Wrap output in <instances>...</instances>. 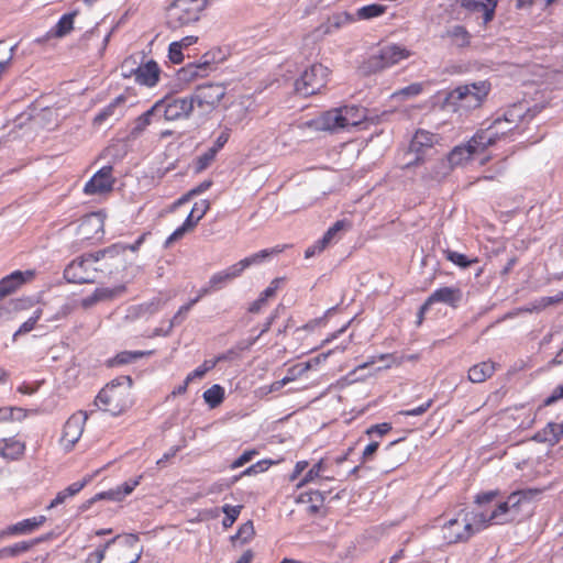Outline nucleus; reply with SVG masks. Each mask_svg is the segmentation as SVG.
I'll return each instance as SVG.
<instances>
[{
	"mask_svg": "<svg viewBox=\"0 0 563 563\" xmlns=\"http://www.w3.org/2000/svg\"><path fill=\"white\" fill-rule=\"evenodd\" d=\"M410 56V49L402 45L394 44L389 46V66L400 64L401 62L407 60Z\"/></svg>",
	"mask_w": 563,
	"mask_h": 563,
	"instance_id": "nucleus-43",
	"label": "nucleus"
},
{
	"mask_svg": "<svg viewBox=\"0 0 563 563\" xmlns=\"http://www.w3.org/2000/svg\"><path fill=\"white\" fill-rule=\"evenodd\" d=\"M353 21H356L354 14H350L347 12L335 14L328 20V24L324 26L323 33H332L333 31Z\"/></svg>",
	"mask_w": 563,
	"mask_h": 563,
	"instance_id": "nucleus-40",
	"label": "nucleus"
},
{
	"mask_svg": "<svg viewBox=\"0 0 563 563\" xmlns=\"http://www.w3.org/2000/svg\"><path fill=\"white\" fill-rule=\"evenodd\" d=\"M349 228L350 223L347 221H336L331 228H329L322 239L319 240V246L328 247L330 244L336 242L341 238L340 233L346 231Z\"/></svg>",
	"mask_w": 563,
	"mask_h": 563,
	"instance_id": "nucleus-34",
	"label": "nucleus"
},
{
	"mask_svg": "<svg viewBox=\"0 0 563 563\" xmlns=\"http://www.w3.org/2000/svg\"><path fill=\"white\" fill-rule=\"evenodd\" d=\"M35 276V272L32 269L27 271H15L10 275L3 277L0 280V300L4 297L16 291L22 285L32 280Z\"/></svg>",
	"mask_w": 563,
	"mask_h": 563,
	"instance_id": "nucleus-19",
	"label": "nucleus"
},
{
	"mask_svg": "<svg viewBox=\"0 0 563 563\" xmlns=\"http://www.w3.org/2000/svg\"><path fill=\"white\" fill-rule=\"evenodd\" d=\"M209 209L210 202L208 200H200L194 205L191 212L196 214L197 220H201Z\"/></svg>",
	"mask_w": 563,
	"mask_h": 563,
	"instance_id": "nucleus-61",
	"label": "nucleus"
},
{
	"mask_svg": "<svg viewBox=\"0 0 563 563\" xmlns=\"http://www.w3.org/2000/svg\"><path fill=\"white\" fill-rule=\"evenodd\" d=\"M212 68L211 60L208 55H205L201 60L197 63H189L185 67L178 70V79L181 81H192L197 78L205 77L209 74Z\"/></svg>",
	"mask_w": 563,
	"mask_h": 563,
	"instance_id": "nucleus-21",
	"label": "nucleus"
},
{
	"mask_svg": "<svg viewBox=\"0 0 563 563\" xmlns=\"http://www.w3.org/2000/svg\"><path fill=\"white\" fill-rule=\"evenodd\" d=\"M224 398V389L220 385H213L203 393V399L210 408L218 407Z\"/></svg>",
	"mask_w": 563,
	"mask_h": 563,
	"instance_id": "nucleus-41",
	"label": "nucleus"
},
{
	"mask_svg": "<svg viewBox=\"0 0 563 563\" xmlns=\"http://www.w3.org/2000/svg\"><path fill=\"white\" fill-rule=\"evenodd\" d=\"M114 179L112 177V167L106 166L97 172L85 185L84 191L87 195H101L111 191Z\"/></svg>",
	"mask_w": 563,
	"mask_h": 563,
	"instance_id": "nucleus-17",
	"label": "nucleus"
},
{
	"mask_svg": "<svg viewBox=\"0 0 563 563\" xmlns=\"http://www.w3.org/2000/svg\"><path fill=\"white\" fill-rule=\"evenodd\" d=\"M225 95V88L220 84H207L199 86L190 95L194 108L201 113H209L217 108Z\"/></svg>",
	"mask_w": 563,
	"mask_h": 563,
	"instance_id": "nucleus-10",
	"label": "nucleus"
},
{
	"mask_svg": "<svg viewBox=\"0 0 563 563\" xmlns=\"http://www.w3.org/2000/svg\"><path fill=\"white\" fill-rule=\"evenodd\" d=\"M150 353L151 352H141V351L129 352V351H124V352L119 353L114 357L113 364H118V365L129 364V363H132V362L136 361L137 358H141L144 355L150 354Z\"/></svg>",
	"mask_w": 563,
	"mask_h": 563,
	"instance_id": "nucleus-50",
	"label": "nucleus"
},
{
	"mask_svg": "<svg viewBox=\"0 0 563 563\" xmlns=\"http://www.w3.org/2000/svg\"><path fill=\"white\" fill-rule=\"evenodd\" d=\"M318 130L336 132L345 129L341 108L331 109L313 121Z\"/></svg>",
	"mask_w": 563,
	"mask_h": 563,
	"instance_id": "nucleus-22",
	"label": "nucleus"
},
{
	"mask_svg": "<svg viewBox=\"0 0 563 563\" xmlns=\"http://www.w3.org/2000/svg\"><path fill=\"white\" fill-rule=\"evenodd\" d=\"M254 536V527L252 521L243 523L233 539L241 540L242 543L247 542Z\"/></svg>",
	"mask_w": 563,
	"mask_h": 563,
	"instance_id": "nucleus-52",
	"label": "nucleus"
},
{
	"mask_svg": "<svg viewBox=\"0 0 563 563\" xmlns=\"http://www.w3.org/2000/svg\"><path fill=\"white\" fill-rule=\"evenodd\" d=\"M544 433H545L547 441H549L551 443H556V442H559V440L563 433V428L560 424L551 423L547 427V429L544 430Z\"/></svg>",
	"mask_w": 563,
	"mask_h": 563,
	"instance_id": "nucleus-53",
	"label": "nucleus"
},
{
	"mask_svg": "<svg viewBox=\"0 0 563 563\" xmlns=\"http://www.w3.org/2000/svg\"><path fill=\"white\" fill-rule=\"evenodd\" d=\"M207 7V0H173L166 12L167 24L176 30L196 23Z\"/></svg>",
	"mask_w": 563,
	"mask_h": 563,
	"instance_id": "nucleus-5",
	"label": "nucleus"
},
{
	"mask_svg": "<svg viewBox=\"0 0 563 563\" xmlns=\"http://www.w3.org/2000/svg\"><path fill=\"white\" fill-rule=\"evenodd\" d=\"M430 406H431V401H427L426 404H423L415 409L400 411L397 415H395V420L400 421V418L402 416H420V415L424 413L430 408Z\"/></svg>",
	"mask_w": 563,
	"mask_h": 563,
	"instance_id": "nucleus-57",
	"label": "nucleus"
},
{
	"mask_svg": "<svg viewBox=\"0 0 563 563\" xmlns=\"http://www.w3.org/2000/svg\"><path fill=\"white\" fill-rule=\"evenodd\" d=\"M422 91V85L421 84H411L408 87H405L400 90H397L393 92L389 96V101H391L394 104L399 103L401 101L410 100L415 97H417Z\"/></svg>",
	"mask_w": 563,
	"mask_h": 563,
	"instance_id": "nucleus-37",
	"label": "nucleus"
},
{
	"mask_svg": "<svg viewBox=\"0 0 563 563\" xmlns=\"http://www.w3.org/2000/svg\"><path fill=\"white\" fill-rule=\"evenodd\" d=\"M87 418V415L82 411H78L68 418L64 424L63 434L60 438V444L65 450H71L78 442L84 432Z\"/></svg>",
	"mask_w": 563,
	"mask_h": 563,
	"instance_id": "nucleus-14",
	"label": "nucleus"
},
{
	"mask_svg": "<svg viewBox=\"0 0 563 563\" xmlns=\"http://www.w3.org/2000/svg\"><path fill=\"white\" fill-rule=\"evenodd\" d=\"M216 150H208L203 155L198 158V170H202L214 159Z\"/></svg>",
	"mask_w": 563,
	"mask_h": 563,
	"instance_id": "nucleus-62",
	"label": "nucleus"
},
{
	"mask_svg": "<svg viewBox=\"0 0 563 563\" xmlns=\"http://www.w3.org/2000/svg\"><path fill=\"white\" fill-rule=\"evenodd\" d=\"M156 103H161L159 112L164 113V118L167 121L186 119L195 109L190 96L183 98H166L158 100Z\"/></svg>",
	"mask_w": 563,
	"mask_h": 563,
	"instance_id": "nucleus-12",
	"label": "nucleus"
},
{
	"mask_svg": "<svg viewBox=\"0 0 563 563\" xmlns=\"http://www.w3.org/2000/svg\"><path fill=\"white\" fill-rule=\"evenodd\" d=\"M40 540H33V541H22L18 542L13 545L2 548V552L4 553V556H16L20 553L29 551L33 545H35Z\"/></svg>",
	"mask_w": 563,
	"mask_h": 563,
	"instance_id": "nucleus-46",
	"label": "nucleus"
},
{
	"mask_svg": "<svg viewBox=\"0 0 563 563\" xmlns=\"http://www.w3.org/2000/svg\"><path fill=\"white\" fill-rule=\"evenodd\" d=\"M77 13V11H73L64 14L56 25L48 32V36L60 38L68 35L74 29V21Z\"/></svg>",
	"mask_w": 563,
	"mask_h": 563,
	"instance_id": "nucleus-28",
	"label": "nucleus"
},
{
	"mask_svg": "<svg viewBox=\"0 0 563 563\" xmlns=\"http://www.w3.org/2000/svg\"><path fill=\"white\" fill-rule=\"evenodd\" d=\"M126 108V98L120 95L95 117V123L101 124L110 119L119 120L124 115Z\"/></svg>",
	"mask_w": 563,
	"mask_h": 563,
	"instance_id": "nucleus-23",
	"label": "nucleus"
},
{
	"mask_svg": "<svg viewBox=\"0 0 563 563\" xmlns=\"http://www.w3.org/2000/svg\"><path fill=\"white\" fill-rule=\"evenodd\" d=\"M482 522L477 511L462 509L442 526V539L448 544L464 542L484 530Z\"/></svg>",
	"mask_w": 563,
	"mask_h": 563,
	"instance_id": "nucleus-3",
	"label": "nucleus"
},
{
	"mask_svg": "<svg viewBox=\"0 0 563 563\" xmlns=\"http://www.w3.org/2000/svg\"><path fill=\"white\" fill-rule=\"evenodd\" d=\"M91 479H92V476L89 475L80 482L70 484L67 488H65L64 490L59 492L56 495V497L49 504V508L60 505L66 500V498L78 494Z\"/></svg>",
	"mask_w": 563,
	"mask_h": 563,
	"instance_id": "nucleus-33",
	"label": "nucleus"
},
{
	"mask_svg": "<svg viewBox=\"0 0 563 563\" xmlns=\"http://www.w3.org/2000/svg\"><path fill=\"white\" fill-rule=\"evenodd\" d=\"M495 372V366L490 362H482L472 366L468 371V379L472 383H483Z\"/></svg>",
	"mask_w": 563,
	"mask_h": 563,
	"instance_id": "nucleus-32",
	"label": "nucleus"
},
{
	"mask_svg": "<svg viewBox=\"0 0 563 563\" xmlns=\"http://www.w3.org/2000/svg\"><path fill=\"white\" fill-rule=\"evenodd\" d=\"M161 69L156 62L148 60L136 67L135 81L142 86L154 87L159 80Z\"/></svg>",
	"mask_w": 563,
	"mask_h": 563,
	"instance_id": "nucleus-24",
	"label": "nucleus"
},
{
	"mask_svg": "<svg viewBox=\"0 0 563 563\" xmlns=\"http://www.w3.org/2000/svg\"><path fill=\"white\" fill-rule=\"evenodd\" d=\"M394 451H395L394 453H399V454H398V457H391V460L389 461V466H391L393 468H396L408 461L409 452H408V450H398V448H394Z\"/></svg>",
	"mask_w": 563,
	"mask_h": 563,
	"instance_id": "nucleus-60",
	"label": "nucleus"
},
{
	"mask_svg": "<svg viewBox=\"0 0 563 563\" xmlns=\"http://www.w3.org/2000/svg\"><path fill=\"white\" fill-rule=\"evenodd\" d=\"M42 314L43 310L41 308H37L33 312V314L25 322H23L21 327L14 332L13 340L15 341L19 335L31 332L34 329L36 322L42 317Z\"/></svg>",
	"mask_w": 563,
	"mask_h": 563,
	"instance_id": "nucleus-45",
	"label": "nucleus"
},
{
	"mask_svg": "<svg viewBox=\"0 0 563 563\" xmlns=\"http://www.w3.org/2000/svg\"><path fill=\"white\" fill-rule=\"evenodd\" d=\"M441 136L424 129H418L409 144V151L416 155L415 162H421L424 153L441 143Z\"/></svg>",
	"mask_w": 563,
	"mask_h": 563,
	"instance_id": "nucleus-16",
	"label": "nucleus"
},
{
	"mask_svg": "<svg viewBox=\"0 0 563 563\" xmlns=\"http://www.w3.org/2000/svg\"><path fill=\"white\" fill-rule=\"evenodd\" d=\"M180 45L176 42L169 44L168 56L174 64H179L184 59Z\"/></svg>",
	"mask_w": 563,
	"mask_h": 563,
	"instance_id": "nucleus-58",
	"label": "nucleus"
},
{
	"mask_svg": "<svg viewBox=\"0 0 563 563\" xmlns=\"http://www.w3.org/2000/svg\"><path fill=\"white\" fill-rule=\"evenodd\" d=\"M387 57V45L379 43L372 47L367 53V57L360 66L363 75H371L385 68Z\"/></svg>",
	"mask_w": 563,
	"mask_h": 563,
	"instance_id": "nucleus-18",
	"label": "nucleus"
},
{
	"mask_svg": "<svg viewBox=\"0 0 563 563\" xmlns=\"http://www.w3.org/2000/svg\"><path fill=\"white\" fill-rule=\"evenodd\" d=\"M327 462L324 459L319 460L305 474V476L298 482L296 485L298 488L309 484L314 483L318 479H327L333 481L334 476L324 475L323 473L327 471Z\"/></svg>",
	"mask_w": 563,
	"mask_h": 563,
	"instance_id": "nucleus-26",
	"label": "nucleus"
},
{
	"mask_svg": "<svg viewBox=\"0 0 563 563\" xmlns=\"http://www.w3.org/2000/svg\"><path fill=\"white\" fill-rule=\"evenodd\" d=\"M46 518L44 516L24 519L18 522L20 534H27L37 529L44 523Z\"/></svg>",
	"mask_w": 563,
	"mask_h": 563,
	"instance_id": "nucleus-47",
	"label": "nucleus"
},
{
	"mask_svg": "<svg viewBox=\"0 0 563 563\" xmlns=\"http://www.w3.org/2000/svg\"><path fill=\"white\" fill-rule=\"evenodd\" d=\"M487 148L475 133L471 140L462 145L455 146L448 154V163L451 168L464 167L474 159L475 156L484 153Z\"/></svg>",
	"mask_w": 563,
	"mask_h": 563,
	"instance_id": "nucleus-11",
	"label": "nucleus"
},
{
	"mask_svg": "<svg viewBox=\"0 0 563 563\" xmlns=\"http://www.w3.org/2000/svg\"><path fill=\"white\" fill-rule=\"evenodd\" d=\"M255 454H257V452L255 450L245 451L241 456H239L236 460H234L232 462L230 467L232 470H236L239 467H242L244 464L249 463L253 459V456Z\"/></svg>",
	"mask_w": 563,
	"mask_h": 563,
	"instance_id": "nucleus-59",
	"label": "nucleus"
},
{
	"mask_svg": "<svg viewBox=\"0 0 563 563\" xmlns=\"http://www.w3.org/2000/svg\"><path fill=\"white\" fill-rule=\"evenodd\" d=\"M110 268L109 274H115L110 262L101 260V252L98 255H87L73 261L64 271V276L69 283L84 284L93 283L98 273Z\"/></svg>",
	"mask_w": 563,
	"mask_h": 563,
	"instance_id": "nucleus-4",
	"label": "nucleus"
},
{
	"mask_svg": "<svg viewBox=\"0 0 563 563\" xmlns=\"http://www.w3.org/2000/svg\"><path fill=\"white\" fill-rule=\"evenodd\" d=\"M4 445L0 449V455L8 460L20 459L25 450V444L14 438L4 439Z\"/></svg>",
	"mask_w": 563,
	"mask_h": 563,
	"instance_id": "nucleus-31",
	"label": "nucleus"
},
{
	"mask_svg": "<svg viewBox=\"0 0 563 563\" xmlns=\"http://www.w3.org/2000/svg\"><path fill=\"white\" fill-rule=\"evenodd\" d=\"M132 380L125 376L113 380L100 390L96 405L102 410L119 416L132 406Z\"/></svg>",
	"mask_w": 563,
	"mask_h": 563,
	"instance_id": "nucleus-2",
	"label": "nucleus"
},
{
	"mask_svg": "<svg viewBox=\"0 0 563 563\" xmlns=\"http://www.w3.org/2000/svg\"><path fill=\"white\" fill-rule=\"evenodd\" d=\"M345 129L358 125L366 118V110L357 106L341 107Z\"/></svg>",
	"mask_w": 563,
	"mask_h": 563,
	"instance_id": "nucleus-29",
	"label": "nucleus"
},
{
	"mask_svg": "<svg viewBox=\"0 0 563 563\" xmlns=\"http://www.w3.org/2000/svg\"><path fill=\"white\" fill-rule=\"evenodd\" d=\"M243 272L238 263L229 266L224 271L213 274L209 279V287L212 290L221 289L225 284L239 277Z\"/></svg>",
	"mask_w": 563,
	"mask_h": 563,
	"instance_id": "nucleus-25",
	"label": "nucleus"
},
{
	"mask_svg": "<svg viewBox=\"0 0 563 563\" xmlns=\"http://www.w3.org/2000/svg\"><path fill=\"white\" fill-rule=\"evenodd\" d=\"M159 107L161 103H154L151 109H148L134 121V125L131 130V135L133 137H137L151 124V119L154 114L159 112Z\"/></svg>",
	"mask_w": 563,
	"mask_h": 563,
	"instance_id": "nucleus-36",
	"label": "nucleus"
},
{
	"mask_svg": "<svg viewBox=\"0 0 563 563\" xmlns=\"http://www.w3.org/2000/svg\"><path fill=\"white\" fill-rule=\"evenodd\" d=\"M282 283L280 278H275L272 280L269 286L260 295L258 299L252 302L249 307V311L252 313H257L262 310L263 307L267 305L269 298H273L276 295V291Z\"/></svg>",
	"mask_w": 563,
	"mask_h": 563,
	"instance_id": "nucleus-30",
	"label": "nucleus"
},
{
	"mask_svg": "<svg viewBox=\"0 0 563 563\" xmlns=\"http://www.w3.org/2000/svg\"><path fill=\"white\" fill-rule=\"evenodd\" d=\"M282 250L280 249H272V250H263L258 253L252 254L251 256H247L240 262H238V265L240 266L241 271L244 272L246 268H249L252 265H256L265 261L267 257H269L272 254H277Z\"/></svg>",
	"mask_w": 563,
	"mask_h": 563,
	"instance_id": "nucleus-38",
	"label": "nucleus"
},
{
	"mask_svg": "<svg viewBox=\"0 0 563 563\" xmlns=\"http://www.w3.org/2000/svg\"><path fill=\"white\" fill-rule=\"evenodd\" d=\"M190 309H191V307L189 303L181 306L179 308V310L175 313L173 319L169 321L168 328L166 330L155 329L153 335H164V336L168 335L172 332L173 328L176 324H179L185 319L187 312Z\"/></svg>",
	"mask_w": 563,
	"mask_h": 563,
	"instance_id": "nucleus-42",
	"label": "nucleus"
},
{
	"mask_svg": "<svg viewBox=\"0 0 563 563\" xmlns=\"http://www.w3.org/2000/svg\"><path fill=\"white\" fill-rule=\"evenodd\" d=\"M141 479H142V475H140L135 478H130L129 481L124 482L122 485H120L113 489L96 494L91 498L90 503H93L97 500H102V499H109L112 501H121L126 496H129L135 489L136 486L140 485Z\"/></svg>",
	"mask_w": 563,
	"mask_h": 563,
	"instance_id": "nucleus-20",
	"label": "nucleus"
},
{
	"mask_svg": "<svg viewBox=\"0 0 563 563\" xmlns=\"http://www.w3.org/2000/svg\"><path fill=\"white\" fill-rule=\"evenodd\" d=\"M242 506H231V505H224L222 507V511L224 512L225 517L222 520V526L224 528H230L239 517L241 512Z\"/></svg>",
	"mask_w": 563,
	"mask_h": 563,
	"instance_id": "nucleus-49",
	"label": "nucleus"
},
{
	"mask_svg": "<svg viewBox=\"0 0 563 563\" xmlns=\"http://www.w3.org/2000/svg\"><path fill=\"white\" fill-rule=\"evenodd\" d=\"M327 354L319 355L314 358L309 360L308 362L298 364L289 369V374H294L296 377L302 375L303 373L308 372L309 369L316 367L321 360H325Z\"/></svg>",
	"mask_w": 563,
	"mask_h": 563,
	"instance_id": "nucleus-48",
	"label": "nucleus"
},
{
	"mask_svg": "<svg viewBox=\"0 0 563 563\" xmlns=\"http://www.w3.org/2000/svg\"><path fill=\"white\" fill-rule=\"evenodd\" d=\"M520 118V109L514 108L504 117L496 118L486 128L479 129L476 132L477 137L484 143L485 147L488 148L511 133L518 126Z\"/></svg>",
	"mask_w": 563,
	"mask_h": 563,
	"instance_id": "nucleus-6",
	"label": "nucleus"
},
{
	"mask_svg": "<svg viewBox=\"0 0 563 563\" xmlns=\"http://www.w3.org/2000/svg\"><path fill=\"white\" fill-rule=\"evenodd\" d=\"M111 549V563H136L141 558L139 538L135 534L118 536L106 543Z\"/></svg>",
	"mask_w": 563,
	"mask_h": 563,
	"instance_id": "nucleus-8",
	"label": "nucleus"
},
{
	"mask_svg": "<svg viewBox=\"0 0 563 563\" xmlns=\"http://www.w3.org/2000/svg\"><path fill=\"white\" fill-rule=\"evenodd\" d=\"M490 84L486 80L460 86L449 92L448 101L465 110L479 108L490 91Z\"/></svg>",
	"mask_w": 563,
	"mask_h": 563,
	"instance_id": "nucleus-7",
	"label": "nucleus"
},
{
	"mask_svg": "<svg viewBox=\"0 0 563 563\" xmlns=\"http://www.w3.org/2000/svg\"><path fill=\"white\" fill-rule=\"evenodd\" d=\"M145 235H141L133 244L124 245V244H114L107 250L101 252V260L103 262H110L112 268H114V273H119V269L126 271V258L125 252L129 250L131 252H136L141 244L143 243Z\"/></svg>",
	"mask_w": 563,
	"mask_h": 563,
	"instance_id": "nucleus-13",
	"label": "nucleus"
},
{
	"mask_svg": "<svg viewBox=\"0 0 563 563\" xmlns=\"http://www.w3.org/2000/svg\"><path fill=\"white\" fill-rule=\"evenodd\" d=\"M109 548H106V545L101 549L96 550L95 552L90 553L86 563H101L104 559L106 551Z\"/></svg>",
	"mask_w": 563,
	"mask_h": 563,
	"instance_id": "nucleus-64",
	"label": "nucleus"
},
{
	"mask_svg": "<svg viewBox=\"0 0 563 563\" xmlns=\"http://www.w3.org/2000/svg\"><path fill=\"white\" fill-rule=\"evenodd\" d=\"M562 300H563V292H560L555 296L543 297L537 301L536 306L533 307V310L544 309L545 307L556 303V302H560Z\"/></svg>",
	"mask_w": 563,
	"mask_h": 563,
	"instance_id": "nucleus-56",
	"label": "nucleus"
},
{
	"mask_svg": "<svg viewBox=\"0 0 563 563\" xmlns=\"http://www.w3.org/2000/svg\"><path fill=\"white\" fill-rule=\"evenodd\" d=\"M137 66L139 65L136 64V60L134 58L130 57L124 59L120 67L121 75L124 78L135 77Z\"/></svg>",
	"mask_w": 563,
	"mask_h": 563,
	"instance_id": "nucleus-54",
	"label": "nucleus"
},
{
	"mask_svg": "<svg viewBox=\"0 0 563 563\" xmlns=\"http://www.w3.org/2000/svg\"><path fill=\"white\" fill-rule=\"evenodd\" d=\"M444 36L457 47H464L468 45L471 38L468 32L461 25H452L448 27Z\"/></svg>",
	"mask_w": 563,
	"mask_h": 563,
	"instance_id": "nucleus-35",
	"label": "nucleus"
},
{
	"mask_svg": "<svg viewBox=\"0 0 563 563\" xmlns=\"http://www.w3.org/2000/svg\"><path fill=\"white\" fill-rule=\"evenodd\" d=\"M446 258L461 267H467L472 263L476 262V260L468 261L463 254L453 251L446 252Z\"/></svg>",
	"mask_w": 563,
	"mask_h": 563,
	"instance_id": "nucleus-55",
	"label": "nucleus"
},
{
	"mask_svg": "<svg viewBox=\"0 0 563 563\" xmlns=\"http://www.w3.org/2000/svg\"><path fill=\"white\" fill-rule=\"evenodd\" d=\"M462 299V291L457 287H442L435 290L427 301L421 306L418 314V324L422 322L424 312L435 302H441L450 307H456Z\"/></svg>",
	"mask_w": 563,
	"mask_h": 563,
	"instance_id": "nucleus-15",
	"label": "nucleus"
},
{
	"mask_svg": "<svg viewBox=\"0 0 563 563\" xmlns=\"http://www.w3.org/2000/svg\"><path fill=\"white\" fill-rule=\"evenodd\" d=\"M462 4L468 10L483 12L484 21L488 22L493 19L497 0H463Z\"/></svg>",
	"mask_w": 563,
	"mask_h": 563,
	"instance_id": "nucleus-27",
	"label": "nucleus"
},
{
	"mask_svg": "<svg viewBox=\"0 0 563 563\" xmlns=\"http://www.w3.org/2000/svg\"><path fill=\"white\" fill-rule=\"evenodd\" d=\"M163 306H164V301H162L161 299L157 298V299H153L152 301H150L145 305H142L140 308L142 310H144L145 312L155 313L158 310H161Z\"/></svg>",
	"mask_w": 563,
	"mask_h": 563,
	"instance_id": "nucleus-63",
	"label": "nucleus"
},
{
	"mask_svg": "<svg viewBox=\"0 0 563 563\" xmlns=\"http://www.w3.org/2000/svg\"><path fill=\"white\" fill-rule=\"evenodd\" d=\"M386 12V7L378 3H372L358 8L354 14L355 20H371L382 16Z\"/></svg>",
	"mask_w": 563,
	"mask_h": 563,
	"instance_id": "nucleus-39",
	"label": "nucleus"
},
{
	"mask_svg": "<svg viewBox=\"0 0 563 563\" xmlns=\"http://www.w3.org/2000/svg\"><path fill=\"white\" fill-rule=\"evenodd\" d=\"M539 494L537 489L517 490L507 496L506 499H497L498 490L482 492L475 496V504L482 508L477 511L483 528L492 525H507L520 519L529 512L530 505Z\"/></svg>",
	"mask_w": 563,
	"mask_h": 563,
	"instance_id": "nucleus-1",
	"label": "nucleus"
},
{
	"mask_svg": "<svg viewBox=\"0 0 563 563\" xmlns=\"http://www.w3.org/2000/svg\"><path fill=\"white\" fill-rule=\"evenodd\" d=\"M269 464H271V462H268V461H261V462H257L256 464L251 465L250 467L244 470L241 473V475L234 476L231 479V482L228 484V486L234 484L242 476H249V475H253V474L266 471L268 468Z\"/></svg>",
	"mask_w": 563,
	"mask_h": 563,
	"instance_id": "nucleus-51",
	"label": "nucleus"
},
{
	"mask_svg": "<svg viewBox=\"0 0 563 563\" xmlns=\"http://www.w3.org/2000/svg\"><path fill=\"white\" fill-rule=\"evenodd\" d=\"M329 69L322 64H313L307 68L295 84L298 93L307 97L319 92L327 84Z\"/></svg>",
	"mask_w": 563,
	"mask_h": 563,
	"instance_id": "nucleus-9",
	"label": "nucleus"
},
{
	"mask_svg": "<svg viewBox=\"0 0 563 563\" xmlns=\"http://www.w3.org/2000/svg\"><path fill=\"white\" fill-rule=\"evenodd\" d=\"M97 297L100 302L110 301L119 296H121L125 291V287L123 285H119L115 287H102L97 288L96 290Z\"/></svg>",
	"mask_w": 563,
	"mask_h": 563,
	"instance_id": "nucleus-44",
	"label": "nucleus"
}]
</instances>
